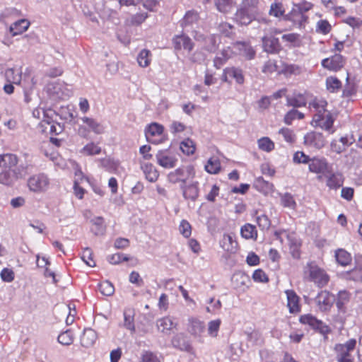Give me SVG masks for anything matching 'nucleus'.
<instances>
[{"mask_svg": "<svg viewBox=\"0 0 362 362\" xmlns=\"http://www.w3.org/2000/svg\"><path fill=\"white\" fill-rule=\"evenodd\" d=\"M327 105L325 100L316 98L309 103L310 111L314 113L311 124L333 134L334 130L332 129V126L334 119L332 114L325 110Z\"/></svg>", "mask_w": 362, "mask_h": 362, "instance_id": "obj_1", "label": "nucleus"}, {"mask_svg": "<svg viewBox=\"0 0 362 362\" xmlns=\"http://www.w3.org/2000/svg\"><path fill=\"white\" fill-rule=\"evenodd\" d=\"M356 345V340L351 339L344 344H337L334 351L337 362H354L351 352L353 351Z\"/></svg>", "mask_w": 362, "mask_h": 362, "instance_id": "obj_2", "label": "nucleus"}, {"mask_svg": "<svg viewBox=\"0 0 362 362\" xmlns=\"http://www.w3.org/2000/svg\"><path fill=\"white\" fill-rule=\"evenodd\" d=\"M194 174L192 165L182 166L170 172L168 175V180L173 184L181 182V185H185L187 180L194 177Z\"/></svg>", "mask_w": 362, "mask_h": 362, "instance_id": "obj_3", "label": "nucleus"}, {"mask_svg": "<svg viewBox=\"0 0 362 362\" xmlns=\"http://www.w3.org/2000/svg\"><path fill=\"white\" fill-rule=\"evenodd\" d=\"M49 185L50 180L49 177L43 173L30 176L27 181L28 189L35 193L46 192L49 189Z\"/></svg>", "mask_w": 362, "mask_h": 362, "instance_id": "obj_4", "label": "nucleus"}, {"mask_svg": "<svg viewBox=\"0 0 362 362\" xmlns=\"http://www.w3.org/2000/svg\"><path fill=\"white\" fill-rule=\"evenodd\" d=\"M193 37L197 42H200L203 45V48L209 52H214L220 43V37L214 34L204 35L198 30H192Z\"/></svg>", "mask_w": 362, "mask_h": 362, "instance_id": "obj_5", "label": "nucleus"}, {"mask_svg": "<svg viewBox=\"0 0 362 362\" xmlns=\"http://www.w3.org/2000/svg\"><path fill=\"white\" fill-rule=\"evenodd\" d=\"M81 119L86 124V126L80 125L78 127V132L81 136L87 137L90 132L96 134H101L104 132V126L96 119L88 117H83Z\"/></svg>", "mask_w": 362, "mask_h": 362, "instance_id": "obj_6", "label": "nucleus"}, {"mask_svg": "<svg viewBox=\"0 0 362 362\" xmlns=\"http://www.w3.org/2000/svg\"><path fill=\"white\" fill-rule=\"evenodd\" d=\"M156 158L157 163L164 168H173L177 162L176 156L167 149L158 151Z\"/></svg>", "mask_w": 362, "mask_h": 362, "instance_id": "obj_7", "label": "nucleus"}, {"mask_svg": "<svg viewBox=\"0 0 362 362\" xmlns=\"http://www.w3.org/2000/svg\"><path fill=\"white\" fill-rule=\"evenodd\" d=\"M315 300L320 311L327 312L332 308L335 301V297L327 291H322L316 296Z\"/></svg>", "mask_w": 362, "mask_h": 362, "instance_id": "obj_8", "label": "nucleus"}, {"mask_svg": "<svg viewBox=\"0 0 362 362\" xmlns=\"http://www.w3.org/2000/svg\"><path fill=\"white\" fill-rule=\"evenodd\" d=\"M325 142L324 136L320 132H310L304 136V144L308 147L320 149L325 145Z\"/></svg>", "mask_w": 362, "mask_h": 362, "instance_id": "obj_9", "label": "nucleus"}, {"mask_svg": "<svg viewBox=\"0 0 362 362\" xmlns=\"http://www.w3.org/2000/svg\"><path fill=\"white\" fill-rule=\"evenodd\" d=\"M310 278L319 287H323L327 284L329 280V276L325 272L317 266L310 265L309 267Z\"/></svg>", "mask_w": 362, "mask_h": 362, "instance_id": "obj_10", "label": "nucleus"}, {"mask_svg": "<svg viewBox=\"0 0 362 362\" xmlns=\"http://www.w3.org/2000/svg\"><path fill=\"white\" fill-rule=\"evenodd\" d=\"M308 168L311 173L325 175L329 172V165L325 158L313 157L308 163Z\"/></svg>", "mask_w": 362, "mask_h": 362, "instance_id": "obj_11", "label": "nucleus"}, {"mask_svg": "<svg viewBox=\"0 0 362 362\" xmlns=\"http://www.w3.org/2000/svg\"><path fill=\"white\" fill-rule=\"evenodd\" d=\"M344 57L339 54H334L330 58L324 59L321 63L324 68L334 71L341 69L344 66Z\"/></svg>", "mask_w": 362, "mask_h": 362, "instance_id": "obj_12", "label": "nucleus"}, {"mask_svg": "<svg viewBox=\"0 0 362 362\" xmlns=\"http://www.w3.org/2000/svg\"><path fill=\"white\" fill-rule=\"evenodd\" d=\"M173 44L175 50L182 49L190 52L194 48V43L189 37L185 34L175 35L173 38Z\"/></svg>", "mask_w": 362, "mask_h": 362, "instance_id": "obj_13", "label": "nucleus"}, {"mask_svg": "<svg viewBox=\"0 0 362 362\" xmlns=\"http://www.w3.org/2000/svg\"><path fill=\"white\" fill-rule=\"evenodd\" d=\"M240 9V14L244 13L243 12H247L257 18H262L259 15L262 9L259 0H244Z\"/></svg>", "mask_w": 362, "mask_h": 362, "instance_id": "obj_14", "label": "nucleus"}, {"mask_svg": "<svg viewBox=\"0 0 362 362\" xmlns=\"http://www.w3.org/2000/svg\"><path fill=\"white\" fill-rule=\"evenodd\" d=\"M300 322L305 325H309L313 329H319L320 332L323 334L329 332L328 327L325 325L322 321L318 320L312 315L308 314L302 315L300 317Z\"/></svg>", "mask_w": 362, "mask_h": 362, "instance_id": "obj_15", "label": "nucleus"}, {"mask_svg": "<svg viewBox=\"0 0 362 362\" xmlns=\"http://www.w3.org/2000/svg\"><path fill=\"white\" fill-rule=\"evenodd\" d=\"M171 343L175 349L189 353L192 352L193 348L190 343L186 340L183 334L180 333L175 334L173 337Z\"/></svg>", "mask_w": 362, "mask_h": 362, "instance_id": "obj_16", "label": "nucleus"}, {"mask_svg": "<svg viewBox=\"0 0 362 362\" xmlns=\"http://www.w3.org/2000/svg\"><path fill=\"white\" fill-rule=\"evenodd\" d=\"M231 281L234 288L240 291H245L248 286L247 284L250 282L249 276L242 272H237L233 274Z\"/></svg>", "mask_w": 362, "mask_h": 362, "instance_id": "obj_17", "label": "nucleus"}, {"mask_svg": "<svg viewBox=\"0 0 362 362\" xmlns=\"http://www.w3.org/2000/svg\"><path fill=\"white\" fill-rule=\"evenodd\" d=\"M262 45L264 50L271 54L279 52L281 48L279 40L273 36H264Z\"/></svg>", "mask_w": 362, "mask_h": 362, "instance_id": "obj_18", "label": "nucleus"}, {"mask_svg": "<svg viewBox=\"0 0 362 362\" xmlns=\"http://www.w3.org/2000/svg\"><path fill=\"white\" fill-rule=\"evenodd\" d=\"M205 330V325L203 322L197 318H189L187 331L194 337H201Z\"/></svg>", "mask_w": 362, "mask_h": 362, "instance_id": "obj_19", "label": "nucleus"}, {"mask_svg": "<svg viewBox=\"0 0 362 362\" xmlns=\"http://www.w3.org/2000/svg\"><path fill=\"white\" fill-rule=\"evenodd\" d=\"M325 175L327 177V186L329 189H337L343 185L344 178L341 173H332L329 170Z\"/></svg>", "mask_w": 362, "mask_h": 362, "instance_id": "obj_20", "label": "nucleus"}, {"mask_svg": "<svg viewBox=\"0 0 362 362\" xmlns=\"http://www.w3.org/2000/svg\"><path fill=\"white\" fill-rule=\"evenodd\" d=\"M243 13L240 14V9L236 13V18L242 25H248L255 21H257L259 23H264V25H267L269 22L266 18H257L247 12Z\"/></svg>", "mask_w": 362, "mask_h": 362, "instance_id": "obj_21", "label": "nucleus"}, {"mask_svg": "<svg viewBox=\"0 0 362 362\" xmlns=\"http://www.w3.org/2000/svg\"><path fill=\"white\" fill-rule=\"evenodd\" d=\"M287 18L299 27L303 26L308 19V16L305 14H303L301 11L297 9V7L294 4L293 5L291 11L287 15Z\"/></svg>", "mask_w": 362, "mask_h": 362, "instance_id": "obj_22", "label": "nucleus"}, {"mask_svg": "<svg viewBox=\"0 0 362 362\" xmlns=\"http://www.w3.org/2000/svg\"><path fill=\"white\" fill-rule=\"evenodd\" d=\"M287 297V306L291 313H296L300 311L299 297L293 290L285 291Z\"/></svg>", "mask_w": 362, "mask_h": 362, "instance_id": "obj_23", "label": "nucleus"}, {"mask_svg": "<svg viewBox=\"0 0 362 362\" xmlns=\"http://www.w3.org/2000/svg\"><path fill=\"white\" fill-rule=\"evenodd\" d=\"M19 177H22V173L21 172H17L11 169L6 170L0 173V183L5 185H10Z\"/></svg>", "mask_w": 362, "mask_h": 362, "instance_id": "obj_24", "label": "nucleus"}, {"mask_svg": "<svg viewBox=\"0 0 362 362\" xmlns=\"http://www.w3.org/2000/svg\"><path fill=\"white\" fill-rule=\"evenodd\" d=\"M6 82L20 85L22 79V72L14 68H8L4 71Z\"/></svg>", "mask_w": 362, "mask_h": 362, "instance_id": "obj_25", "label": "nucleus"}, {"mask_svg": "<svg viewBox=\"0 0 362 362\" xmlns=\"http://www.w3.org/2000/svg\"><path fill=\"white\" fill-rule=\"evenodd\" d=\"M97 334L93 329H85L81 337V344L83 347L88 348L95 344Z\"/></svg>", "mask_w": 362, "mask_h": 362, "instance_id": "obj_26", "label": "nucleus"}, {"mask_svg": "<svg viewBox=\"0 0 362 362\" xmlns=\"http://www.w3.org/2000/svg\"><path fill=\"white\" fill-rule=\"evenodd\" d=\"M141 168L145 174L146 178L149 182H154L158 180V173L151 163H141Z\"/></svg>", "mask_w": 362, "mask_h": 362, "instance_id": "obj_27", "label": "nucleus"}, {"mask_svg": "<svg viewBox=\"0 0 362 362\" xmlns=\"http://www.w3.org/2000/svg\"><path fill=\"white\" fill-rule=\"evenodd\" d=\"M156 326L161 332L168 334L176 326L171 317H164L157 320Z\"/></svg>", "mask_w": 362, "mask_h": 362, "instance_id": "obj_28", "label": "nucleus"}, {"mask_svg": "<svg viewBox=\"0 0 362 362\" xmlns=\"http://www.w3.org/2000/svg\"><path fill=\"white\" fill-rule=\"evenodd\" d=\"M183 197L185 199L195 201L199 196V189L197 182L189 185L187 186L181 185Z\"/></svg>", "mask_w": 362, "mask_h": 362, "instance_id": "obj_29", "label": "nucleus"}, {"mask_svg": "<svg viewBox=\"0 0 362 362\" xmlns=\"http://www.w3.org/2000/svg\"><path fill=\"white\" fill-rule=\"evenodd\" d=\"M124 322L122 326L132 333L135 332L134 325V310L131 308H127L124 310Z\"/></svg>", "mask_w": 362, "mask_h": 362, "instance_id": "obj_30", "label": "nucleus"}, {"mask_svg": "<svg viewBox=\"0 0 362 362\" xmlns=\"http://www.w3.org/2000/svg\"><path fill=\"white\" fill-rule=\"evenodd\" d=\"M199 21V15L197 12L189 11L186 13L184 16L181 25L187 31L190 32L188 29L189 27H192L194 24L197 23Z\"/></svg>", "mask_w": 362, "mask_h": 362, "instance_id": "obj_31", "label": "nucleus"}, {"mask_svg": "<svg viewBox=\"0 0 362 362\" xmlns=\"http://www.w3.org/2000/svg\"><path fill=\"white\" fill-rule=\"evenodd\" d=\"M163 127L162 125H160L157 123H152L150 124L148 128L146 129L145 134L146 139L151 143H156V141L152 139V137L155 136H159L163 134Z\"/></svg>", "mask_w": 362, "mask_h": 362, "instance_id": "obj_32", "label": "nucleus"}, {"mask_svg": "<svg viewBox=\"0 0 362 362\" xmlns=\"http://www.w3.org/2000/svg\"><path fill=\"white\" fill-rule=\"evenodd\" d=\"M30 22L26 19H21L13 23L10 27V32L13 36L20 35L28 30Z\"/></svg>", "mask_w": 362, "mask_h": 362, "instance_id": "obj_33", "label": "nucleus"}, {"mask_svg": "<svg viewBox=\"0 0 362 362\" xmlns=\"http://www.w3.org/2000/svg\"><path fill=\"white\" fill-rule=\"evenodd\" d=\"M247 344L248 347L260 346L263 343V338L261 333L257 330L247 332Z\"/></svg>", "mask_w": 362, "mask_h": 362, "instance_id": "obj_34", "label": "nucleus"}, {"mask_svg": "<svg viewBox=\"0 0 362 362\" xmlns=\"http://www.w3.org/2000/svg\"><path fill=\"white\" fill-rule=\"evenodd\" d=\"M231 57V51L229 47L223 49L214 59V65L216 69H220Z\"/></svg>", "mask_w": 362, "mask_h": 362, "instance_id": "obj_35", "label": "nucleus"}, {"mask_svg": "<svg viewBox=\"0 0 362 362\" xmlns=\"http://www.w3.org/2000/svg\"><path fill=\"white\" fill-rule=\"evenodd\" d=\"M18 163V158L14 154H4L0 156V167L11 169Z\"/></svg>", "mask_w": 362, "mask_h": 362, "instance_id": "obj_36", "label": "nucleus"}, {"mask_svg": "<svg viewBox=\"0 0 362 362\" xmlns=\"http://www.w3.org/2000/svg\"><path fill=\"white\" fill-rule=\"evenodd\" d=\"M286 105L294 107H300L305 106L306 99L302 94H293L292 96L286 97Z\"/></svg>", "mask_w": 362, "mask_h": 362, "instance_id": "obj_37", "label": "nucleus"}, {"mask_svg": "<svg viewBox=\"0 0 362 362\" xmlns=\"http://www.w3.org/2000/svg\"><path fill=\"white\" fill-rule=\"evenodd\" d=\"M225 74L226 76H229L230 78H234L238 84L244 83V76L240 69L235 67L226 68L225 69Z\"/></svg>", "mask_w": 362, "mask_h": 362, "instance_id": "obj_38", "label": "nucleus"}, {"mask_svg": "<svg viewBox=\"0 0 362 362\" xmlns=\"http://www.w3.org/2000/svg\"><path fill=\"white\" fill-rule=\"evenodd\" d=\"M335 257L337 262L342 266L348 265L351 261V255L343 249H339L336 251Z\"/></svg>", "mask_w": 362, "mask_h": 362, "instance_id": "obj_39", "label": "nucleus"}, {"mask_svg": "<svg viewBox=\"0 0 362 362\" xmlns=\"http://www.w3.org/2000/svg\"><path fill=\"white\" fill-rule=\"evenodd\" d=\"M151 60V53L149 50L144 49H142L137 57V62L140 66L147 67Z\"/></svg>", "mask_w": 362, "mask_h": 362, "instance_id": "obj_40", "label": "nucleus"}, {"mask_svg": "<svg viewBox=\"0 0 362 362\" xmlns=\"http://www.w3.org/2000/svg\"><path fill=\"white\" fill-rule=\"evenodd\" d=\"M240 233L242 236L245 239H253L257 237L255 226L250 223L243 226L241 228Z\"/></svg>", "mask_w": 362, "mask_h": 362, "instance_id": "obj_41", "label": "nucleus"}, {"mask_svg": "<svg viewBox=\"0 0 362 362\" xmlns=\"http://www.w3.org/2000/svg\"><path fill=\"white\" fill-rule=\"evenodd\" d=\"M180 150L186 155H192L195 151V144L190 139H186L180 143Z\"/></svg>", "mask_w": 362, "mask_h": 362, "instance_id": "obj_42", "label": "nucleus"}, {"mask_svg": "<svg viewBox=\"0 0 362 362\" xmlns=\"http://www.w3.org/2000/svg\"><path fill=\"white\" fill-rule=\"evenodd\" d=\"M205 170L211 174H216L221 170V163L217 158H210L206 165H205Z\"/></svg>", "mask_w": 362, "mask_h": 362, "instance_id": "obj_43", "label": "nucleus"}, {"mask_svg": "<svg viewBox=\"0 0 362 362\" xmlns=\"http://www.w3.org/2000/svg\"><path fill=\"white\" fill-rule=\"evenodd\" d=\"M326 86L329 92L334 93L341 88V83L337 77L329 76L326 79Z\"/></svg>", "mask_w": 362, "mask_h": 362, "instance_id": "obj_44", "label": "nucleus"}, {"mask_svg": "<svg viewBox=\"0 0 362 362\" xmlns=\"http://www.w3.org/2000/svg\"><path fill=\"white\" fill-rule=\"evenodd\" d=\"M98 288L100 293L106 296H111L115 293V287L109 281H105L98 284Z\"/></svg>", "mask_w": 362, "mask_h": 362, "instance_id": "obj_45", "label": "nucleus"}, {"mask_svg": "<svg viewBox=\"0 0 362 362\" xmlns=\"http://www.w3.org/2000/svg\"><path fill=\"white\" fill-rule=\"evenodd\" d=\"M257 144L259 148L266 152H270L274 148V144L269 137L259 139Z\"/></svg>", "mask_w": 362, "mask_h": 362, "instance_id": "obj_46", "label": "nucleus"}, {"mask_svg": "<svg viewBox=\"0 0 362 362\" xmlns=\"http://www.w3.org/2000/svg\"><path fill=\"white\" fill-rule=\"evenodd\" d=\"M100 152L101 148L94 143L88 144L81 151V153L86 156L97 155Z\"/></svg>", "mask_w": 362, "mask_h": 362, "instance_id": "obj_47", "label": "nucleus"}, {"mask_svg": "<svg viewBox=\"0 0 362 362\" xmlns=\"http://www.w3.org/2000/svg\"><path fill=\"white\" fill-rule=\"evenodd\" d=\"M221 321L219 319L211 320L208 324V334L211 337H216L221 326Z\"/></svg>", "mask_w": 362, "mask_h": 362, "instance_id": "obj_48", "label": "nucleus"}, {"mask_svg": "<svg viewBox=\"0 0 362 362\" xmlns=\"http://www.w3.org/2000/svg\"><path fill=\"white\" fill-rule=\"evenodd\" d=\"M281 203L284 207L294 209L296 203L293 196L289 193H285L281 196Z\"/></svg>", "mask_w": 362, "mask_h": 362, "instance_id": "obj_49", "label": "nucleus"}, {"mask_svg": "<svg viewBox=\"0 0 362 362\" xmlns=\"http://www.w3.org/2000/svg\"><path fill=\"white\" fill-rule=\"evenodd\" d=\"M58 341L62 345H70L74 341V337L70 330H66L58 336Z\"/></svg>", "mask_w": 362, "mask_h": 362, "instance_id": "obj_50", "label": "nucleus"}, {"mask_svg": "<svg viewBox=\"0 0 362 362\" xmlns=\"http://www.w3.org/2000/svg\"><path fill=\"white\" fill-rule=\"evenodd\" d=\"M302 66L295 64H286L283 71L285 74L298 75L302 72Z\"/></svg>", "mask_w": 362, "mask_h": 362, "instance_id": "obj_51", "label": "nucleus"}, {"mask_svg": "<svg viewBox=\"0 0 362 362\" xmlns=\"http://www.w3.org/2000/svg\"><path fill=\"white\" fill-rule=\"evenodd\" d=\"M310 160V158L303 151H296L293 157V163L297 164H308Z\"/></svg>", "mask_w": 362, "mask_h": 362, "instance_id": "obj_52", "label": "nucleus"}, {"mask_svg": "<svg viewBox=\"0 0 362 362\" xmlns=\"http://www.w3.org/2000/svg\"><path fill=\"white\" fill-rule=\"evenodd\" d=\"M92 251L90 248L86 247L84 249L81 259L89 267H93L95 266V262L92 257Z\"/></svg>", "mask_w": 362, "mask_h": 362, "instance_id": "obj_53", "label": "nucleus"}, {"mask_svg": "<svg viewBox=\"0 0 362 362\" xmlns=\"http://www.w3.org/2000/svg\"><path fill=\"white\" fill-rule=\"evenodd\" d=\"M179 230L185 238H189L192 233L191 225L187 221L182 220L180 223Z\"/></svg>", "mask_w": 362, "mask_h": 362, "instance_id": "obj_54", "label": "nucleus"}, {"mask_svg": "<svg viewBox=\"0 0 362 362\" xmlns=\"http://www.w3.org/2000/svg\"><path fill=\"white\" fill-rule=\"evenodd\" d=\"M284 11L283 10L282 4L281 3L272 4L269 11L270 16L280 17L284 14Z\"/></svg>", "mask_w": 362, "mask_h": 362, "instance_id": "obj_55", "label": "nucleus"}, {"mask_svg": "<svg viewBox=\"0 0 362 362\" xmlns=\"http://www.w3.org/2000/svg\"><path fill=\"white\" fill-rule=\"evenodd\" d=\"M279 133L283 136L286 142H294L296 136L291 129L288 128H281L279 129Z\"/></svg>", "mask_w": 362, "mask_h": 362, "instance_id": "obj_56", "label": "nucleus"}, {"mask_svg": "<svg viewBox=\"0 0 362 362\" xmlns=\"http://www.w3.org/2000/svg\"><path fill=\"white\" fill-rule=\"evenodd\" d=\"M218 29L221 34L226 37H230L233 33V26L226 22L221 23L218 25Z\"/></svg>", "mask_w": 362, "mask_h": 362, "instance_id": "obj_57", "label": "nucleus"}, {"mask_svg": "<svg viewBox=\"0 0 362 362\" xmlns=\"http://www.w3.org/2000/svg\"><path fill=\"white\" fill-rule=\"evenodd\" d=\"M257 223L262 230L268 229L270 226V221L269 218L264 215L261 214L256 217Z\"/></svg>", "mask_w": 362, "mask_h": 362, "instance_id": "obj_58", "label": "nucleus"}, {"mask_svg": "<svg viewBox=\"0 0 362 362\" xmlns=\"http://www.w3.org/2000/svg\"><path fill=\"white\" fill-rule=\"evenodd\" d=\"M331 30V25L326 20H320L317 23V31L322 34H327Z\"/></svg>", "mask_w": 362, "mask_h": 362, "instance_id": "obj_59", "label": "nucleus"}, {"mask_svg": "<svg viewBox=\"0 0 362 362\" xmlns=\"http://www.w3.org/2000/svg\"><path fill=\"white\" fill-rule=\"evenodd\" d=\"M252 279L255 281L261 283H266L269 281L267 274L262 269L255 270L253 273Z\"/></svg>", "mask_w": 362, "mask_h": 362, "instance_id": "obj_60", "label": "nucleus"}, {"mask_svg": "<svg viewBox=\"0 0 362 362\" xmlns=\"http://www.w3.org/2000/svg\"><path fill=\"white\" fill-rule=\"evenodd\" d=\"M1 278L5 282H11L14 279V272L8 268H4L1 272Z\"/></svg>", "mask_w": 362, "mask_h": 362, "instance_id": "obj_61", "label": "nucleus"}, {"mask_svg": "<svg viewBox=\"0 0 362 362\" xmlns=\"http://www.w3.org/2000/svg\"><path fill=\"white\" fill-rule=\"evenodd\" d=\"M143 362H160L157 355L151 351H144L141 355Z\"/></svg>", "mask_w": 362, "mask_h": 362, "instance_id": "obj_62", "label": "nucleus"}, {"mask_svg": "<svg viewBox=\"0 0 362 362\" xmlns=\"http://www.w3.org/2000/svg\"><path fill=\"white\" fill-rule=\"evenodd\" d=\"M303 14H305L306 12L313 8V4L310 2L303 1L298 4H293Z\"/></svg>", "mask_w": 362, "mask_h": 362, "instance_id": "obj_63", "label": "nucleus"}, {"mask_svg": "<svg viewBox=\"0 0 362 362\" xmlns=\"http://www.w3.org/2000/svg\"><path fill=\"white\" fill-rule=\"evenodd\" d=\"M129 258L120 253H116L107 257V261L112 264H119L122 261H127Z\"/></svg>", "mask_w": 362, "mask_h": 362, "instance_id": "obj_64", "label": "nucleus"}]
</instances>
